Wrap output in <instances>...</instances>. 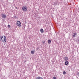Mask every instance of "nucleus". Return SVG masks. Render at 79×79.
<instances>
[{"mask_svg": "<svg viewBox=\"0 0 79 79\" xmlns=\"http://www.w3.org/2000/svg\"><path fill=\"white\" fill-rule=\"evenodd\" d=\"M2 41L4 43L6 42V38L5 36H2Z\"/></svg>", "mask_w": 79, "mask_h": 79, "instance_id": "f257e3e1", "label": "nucleus"}, {"mask_svg": "<svg viewBox=\"0 0 79 79\" xmlns=\"http://www.w3.org/2000/svg\"><path fill=\"white\" fill-rule=\"evenodd\" d=\"M22 10L24 11H27V7H26V6H24L22 7Z\"/></svg>", "mask_w": 79, "mask_h": 79, "instance_id": "f03ea898", "label": "nucleus"}, {"mask_svg": "<svg viewBox=\"0 0 79 79\" xmlns=\"http://www.w3.org/2000/svg\"><path fill=\"white\" fill-rule=\"evenodd\" d=\"M17 25L18 26L20 27L21 26V22L19 21H18L17 23Z\"/></svg>", "mask_w": 79, "mask_h": 79, "instance_id": "7ed1b4c3", "label": "nucleus"}, {"mask_svg": "<svg viewBox=\"0 0 79 79\" xmlns=\"http://www.w3.org/2000/svg\"><path fill=\"white\" fill-rule=\"evenodd\" d=\"M2 17H3V18H6V15L2 14Z\"/></svg>", "mask_w": 79, "mask_h": 79, "instance_id": "20e7f679", "label": "nucleus"}, {"mask_svg": "<svg viewBox=\"0 0 79 79\" xmlns=\"http://www.w3.org/2000/svg\"><path fill=\"white\" fill-rule=\"evenodd\" d=\"M72 36L73 37H76L77 36V34H76V33H73V35H72Z\"/></svg>", "mask_w": 79, "mask_h": 79, "instance_id": "39448f33", "label": "nucleus"}, {"mask_svg": "<svg viewBox=\"0 0 79 79\" xmlns=\"http://www.w3.org/2000/svg\"><path fill=\"white\" fill-rule=\"evenodd\" d=\"M35 52V51H31V53L32 54V55H34V54Z\"/></svg>", "mask_w": 79, "mask_h": 79, "instance_id": "423d86ee", "label": "nucleus"}, {"mask_svg": "<svg viewBox=\"0 0 79 79\" xmlns=\"http://www.w3.org/2000/svg\"><path fill=\"white\" fill-rule=\"evenodd\" d=\"M64 58L65 60L66 61H67V60H68V57H64Z\"/></svg>", "mask_w": 79, "mask_h": 79, "instance_id": "0eeeda50", "label": "nucleus"}, {"mask_svg": "<svg viewBox=\"0 0 79 79\" xmlns=\"http://www.w3.org/2000/svg\"><path fill=\"white\" fill-rule=\"evenodd\" d=\"M40 31L41 33H43L44 32V30H43L42 29H41L40 30Z\"/></svg>", "mask_w": 79, "mask_h": 79, "instance_id": "6e6552de", "label": "nucleus"}, {"mask_svg": "<svg viewBox=\"0 0 79 79\" xmlns=\"http://www.w3.org/2000/svg\"><path fill=\"white\" fill-rule=\"evenodd\" d=\"M36 79H43V78H42V77H36Z\"/></svg>", "mask_w": 79, "mask_h": 79, "instance_id": "1a4fd4ad", "label": "nucleus"}, {"mask_svg": "<svg viewBox=\"0 0 79 79\" xmlns=\"http://www.w3.org/2000/svg\"><path fill=\"white\" fill-rule=\"evenodd\" d=\"M77 43L78 44L79 43V38H78L77 40Z\"/></svg>", "mask_w": 79, "mask_h": 79, "instance_id": "9d476101", "label": "nucleus"}, {"mask_svg": "<svg viewBox=\"0 0 79 79\" xmlns=\"http://www.w3.org/2000/svg\"><path fill=\"white\" fill-rule=\"evenodd\" d=\"M69 63L68 61H66L65 62V65H67Z\"/></svg>", "mask_w": 79, "mask_h": 79, "instance_id": "9b49d317", "label": "nucleus"}, {"mask_svg": "<svg viewBox=\"0 0 79 79\" xmlns=\"http://www.w3.org/2000/svg\"><path fill=\"white\" fill-rule=\"evenodd\" d=\"M50 43H51V40H48V43L50 44Z\"/></svg>", "mask_w": 79, "mask_h": 79, "instance_id": "f8f14e48", "label": "nucleus"}, {"mask_svg": "<svg viewBox=\"0 0 79 79\" xmlns=\"http://www.w3.org/2000/svg\"><path fill=\"white\" fill-rule=\"evenodd\" d=\"M42 43L43 44H45V41H43Z\"/></svg>", "mask_w": 79, "mask_h": 79, "instance_id": "ddd939ff", "label": "nucleus"}, {"mask_svg": "<svg viewBox=\"0 0 79 79\" xmlns=\"http://www.w3.org/2000/svg\"><path fill=\"white\" fill-rule=\"evenodd\" d=\"M2 36H0V41H1V40H2Z\"/></svg>", "mask_w": 79, "mask_h": 79, "instance_id": "4468645a", "label": "nucleus"}, {"mask_svg": "<svg viewBox=\"0 0 79 79\" xmlns=\"http://www.w3.org/2000/svg\"><path fill=\"white\" fill-rule=\"evenodd\" d=\"M63 74H66V72L64 71L63 72Z\"/></svg>", "mask_w": 79, "mask_h": 79, "instance_id": "2eb2a0df", "label": "nucleus"}, {"mask_svg": "<svg viewBox=\"0 0 79 79\" xmlns=\"http://www.w3.org/2000/svg\"><path fill=\"white\" fill-rule=\"evenodd\" d=\"M36 50H39V48L37 47L36 48Z\"/></svg>", "mask_w": 79, "mask_h": 79, "instance_id": "dca6fc26", "label": "nucleus"}, {"mask_svg": "<svg viewBox=\"0 0 79 79\" xmlns=\"http://www.w3.org/2000/svg\"><path fill=\"white\" fill-rule=\"evenodd\" d=\"M8 27L10 28V27H11V26H10V25H8Z\"/></svg>", "mask_w": 79, "mask_h": 79, "instance_id": "f3484780", "label": "nucleus"}, {"mask_svg": "<svg viewBox=\"0 0 79 79\" xmlns=\"http://www.w3.org/2000/svg\"><path fill=\"white\" fill-rule=\"evenodd\" d=\"M53 79H56V77H53Z\"/></svg>", "mask_w": 79, "mask_h": 79, "instance_id": "a211bd4d", "label": "nucleus"}, {"mask_svg": "<svg viewBox=\"0 0 79 79\" xmlns=\"http://www.w3.org/2000/svg\"><path fill=\"white\" fill-rule=\"evenodd\" d=\"M77 75H78V76H79V72L78 73H77Z\"/></svg>", "mask_w": 79, "mask_h": 79, "instance_id": "6ab92c4d", "label": "nucleus"}]
</instances>
